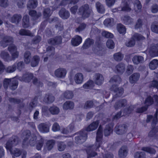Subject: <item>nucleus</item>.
<instances>
[{
  "label": "nucleus",
  "instance_id": "obj_1",
  "mask_svg": "<svg viewBox=\"0 0 158 158\" xmlns=\"http://www.w3.org/2000/svg\"><path fill=\"white\" fill-rule=\"evenodd\" d=\"M102 128L100 125L98 130L96 137V142L93 145L89 146L86 150L88 155L87 158H90L97 155V153L95 151L100 147L101 144V140L103 136Z\"/></svg>",
  "mask_w": 158,
  "mask_h": 158
},
{
  "label": "nucleus",
  "instance_id": "obj_2",
  "mask_svg": "<svg viewBox=\"0 0 158 158\" xmlns=\"http://www.w3.org/2000/svg\"><path fill=\"white\" fill-rule=\"evenodd\" d=\"M155 100V103H156V105H158V96L156 95H154L153 98L150 95H148L146 98L145 101L144 103L146 105L145 106H143L141 108H137L136 110V112L139 113H141L146 111L148 106H150L154 102V99Z\"/></svg>",
  "mask_w": 158,
  "mask_h": 158
},
{
  "label": "nucleus",
  "instance_id": "obj_3",
  "mask_svg": "<svg viewBox=\"0 0 158 158\" xmlns=\"http://www.w3.org/2000/svg\"><path fill=\"white\" fill-rule=\"evenodd\" d=\"M93 13L91 7L88 4L83 5L79 7L77 13L81 16V18L85 19L90 17Z\"/></svg>",
  "mask_w": 158,
  "mask_h": 158
},
{
  "label": "nucleus",
  "instance_id": "obj_4",
  "mask_svg": "<svg viewBox=\"0 0 158 158\" xmlns=\"http://www.w3.org/2000/svg\"><path fill=\"white\" fill-rule=\"evenodd\" d=\"M18 84V81L14 78H5L3 81V86L5 89H7L9 86L10 89L14 90L17 88Z\"/></svg>",
  "mask_w": 158,
  "mask_h": 158
},
{
  "label": "nucleus",
  "instance_id": "obj_5",
  "mask_svg": "<svg viewBox=\"0 0 158 158\" xmlns=\"http://www.w3.org/2000/svg\"><path fill=\"white\" fill-rule=\"evenodd\" d=\"M75 141L77 144H81L87 139V133L85 130H82L75 134Z\"/></svg>",
  "mask_w": 158,
  "mask_h": 158
},
{
  "label": "nucleus",
  "instance_id": "obj_6",
  "mask_svg": "<svg viewBox=\"0 0 158 158\" xmlns=\"http://www.w3.org/2000/svg\"><path fill=\"white\" fill-rule=\"evenodd\" d=\"M127 130V127L125 124L116 125L114 129V132L118 135H122L125 134Z\"/></svg>",
  "mask_w": 158,
  "mask_h": 158
},
{
  "label": "nucleus",
  "instance_id": "obj_7",
  "mask_svg": "<svg viewBox=\"0 0 158 158\" xmlns=\"http://www.w3.org/2000/svg\"><path fill=\"white\" fill-rule=\"evenodd\" d=\"M110 89L111 90L114 91L115 93L113 98V101L117 98L121 97L123 93V88L118 87L116 85H112Z\"/></svg>",
  "mask_w": 158,
  "mask_h": 158
},
{
  "label": "nucleus",
  "instance_id": "obj_8",
  "mask_svg": "<svg viewBox=\"0 0 158 158\" xmlns=\"http://www.w3.org/2000/svg\"><path fill=\"white\" fill-rule=\"evenodd\" d=\"M19 138L16 136L10 138L6 143V148L7 150L12 148L13 146L16 145L18 143Z\"/></svg>",
  "mask_w": 158,
  "mask_h": 158
},
{
  "label": "nucleus",
  "instance_id": "obj_9",
  "mask_svg": "<svg viewBox=\"0 0 158 158\" xmlns=\"http://www.w3.org/2000/svg\"><path fill=\"white\" fill-rule=\"evenodd\" d=\"M12 37L10 36H5L2 38L0 44L1 46L5 48L8 45H10L13 42Z\"/></svg>",
  "mask_w": 158,
  "mask_h": 158
},
{
  "label": "nucleus",
  "instance_id": "obj_10",
  "mask_svg": "<svg viewBox=\"0 0 158 158\" xmlns=\"http://www.w3.org/2000/svg\"><path fill=\"white\" fill-rule=\"evenodd\" d=\"M122 3L123 5L122 10L127 12L131 10V5L132 4L131 0H122Z\"/></svg>",
  "mask_w": 158,
  "mask_h": 158
},
{
  "label": "nucleus",
  "instance_id": "obj_11",
  "mask_svg": "<svg viewBox=\"0 0 158 158\" xmlns=\"http://www.w3.org/2000/svg\"><path fill=\"white\" fill-rule=\"evenodd\" d=\"M149 53L152 57L158 56V43L152 44L149 49Z\"/></svg>",
  "mask_w": 158,
  "mask_h": 158
},
{
  "label": "nucleus",
  "instance_id": "obj_12",
  "mask_svg": "<svg viewBox=\"0 0 158 158\" xmlns=\"http://www.w3.org/2000/svg\"><path fill=\"white\" fill-rule=\"evenodd\" d=\"M48 42L49 44L53 45H59L62 43V38L60 36H56L54 38L49 39Z\"/></svg>",
  "mask_w": 158,
  "mask_h": 158
},
{
  "label": "nucleus",
  "instance_id": "obj_13",
  "mask_svg": "<svg viewBox=\"0 0 158 158\" xmlns=\"http://www.w3.org/2000/svg\"><path fill=\"white\" fill-rule=\"evenodd\" d=\"M66 71L63 68H60L56 69L54 72V75L57 77L62 78L65 77Z\"/></svg>",
  "mask_w": 158,
  "mask_h": 158
},
{
  "label": "nucleus",
  "instance_id": "obj_14",
  "mask_svg": "<svg viewBox=\"0 0 158 158\" xmlns=\"http://www.w3.org/2000/svg\"><path fill=\"white\" fill-rule=\"evenodd\" d=\"M59 14L60 17L63 19H67L70 16L69 11L64 8H62L60 10Z\"/></svg>",
  "mask_w": 158,
  "mask_h": 158
},
{
  "label": "nucleus",
  "instance_id": "obj_15",
  "mask_svg": "<svg viewBox=\"0 0 158 158\" xmlns=\"http://www.w3.org/2000/svg\"><path fill=\"white\" fill-rule=\"evenodd\" d=\"M11 153L13 156V158H15V156H19L22 153L23 150L16 148H10L8 149Z\"/></svg>",
  "mask_w": 158,
  "mask_h": 158
},
{
  "label": "nucleus",
  "instance_id": "obj_16",
  "mask_svg": "<svg viewBox=\"0 0 158 158\" xmlns=\"http://www.w3.org/2000/svg\"><path fill=\"white\" fill-rule=\"evenodd\" d=\"M33 77V76L32 73L28 72H26L23 75V76L20 80L21 81L29 82H30Z\"/></svg>",
  "mask_w": 158,
  "mask_h": 158
},
{
  "label": "nucleus",
  "instance_id": "obj_17",
  "mask_svg": "<svg viewBox=\"0 0 158 158\" xmlns=\"http://www.w3.org/2000/svg\"><path fill=\"white\" fill-rule=\"evenodd\" d=\"M127 104V101L126 99H121L115 103L114 107L116 110H117L121 107H125Z\"/></svg>",
  "mask_w": 158,
  "mask_h": 158
},
{
  "label": "nucleus",
  "instance_id": "obj_18",
  "mask_svg": "<svg viewBox=\"0 0 158 158\" xmlns=\"http://www.w3.org/2000/svg\"><path fill=\"white\" fill-rule=\"evenodd\" d=\"M99 124V122L98 120L94 122L86 127L85 130L86 132V131H90L94 130L97 129Z\"/></svg>",
  "mask_w": 158,
  "mask_h": 158
},
{
  "label": "nucleus",
  "instance_id": "obj_19",
  "mask_svg": "<svg viewBox=\"0 0 158 158\" xmlns=\"http://www.w3.org/2000/svg\"><path fill=\"white\" fill-rule=\"evenodd\" d=\"M54 97L51 94L48 93L45 94L44 101L47 103H52L55 100Z\"/></svg>",
  "mask_w": 158,
  "mask_h": 158
},
{
  "label": "nucleus",
  "instance_id": "obj_20",
  "mask_svg": "<svg viewBox=\"0 0 158 158\" xmlns=\"http://www.w3.org/2000/svg\"><path fill=\"white\" fill-rule=\"evenodd\" d=\"M143 57L140 56L136 55L134 56L132 59L133 63L136 65L142 63L144 62Z\"/></svg>",
  "mask_w": 158,
  "mask_h": 158
},
{
  "label": "nucleus",
  "instance_id": "obj_21",
  "mask_svg": "<svg viewBox=\"0 0 158 158\" xmlns=\"http://www.w3.org/2000/svg\"><path fill=\"white\" fill-rule=\"evenodd\" d=\"M82 41V38L81 36L77 35L75 37L72 38L71 42L73 46H76L80 44L81 43Z\"/></svg>",
  "mask_w": 158,
  "mask_h": 158
},
{
  "label": "nucleus",
  "instance_id": "obj_22",
  "mask_svg": "<svg viewBox=\"0 0 158 158\" xmlns=\"http://www.w3.org/2000/svg\"><path fill=\"white\" fill-rule=\"evenodd\" d=\"M75 83L77 84H81L83 81V75L81 73H77L76 74L74 77Z\"/></svg>",
  "mask_w": 158,
  "mask_h": 158
},
{
  "label": "nucleus",
  "instance_id": "obj_23",
  "mask_svg": "<svg viewBox=\"0 0 158 158\" xmlns=\"http://www.w3.org/2000/svg\"><path fill=\"white\" fill-rule=\"evenodd\" d=\"M140 74L138 73H134L129 77L130 82L131 84L136 83L139 79Z\"/></svg>",
  "mask_w": 158,
  "mask_h": 158
},
{
  "label": "nucleus",
  "instance_id": "obj_24",
  "mask_svg": "<svg viewBox=\"0 0 158 158\" xmlns=\"http://www.w3.org/2000/svg\"><path fill=\"white\" fill-rule=\"evenodd\" d=\"M74 106V103L71 101H67L63 105V108L64 110L73 109Z\"/></svg>",
  "mask_w": 158,
  "mask_h": 158
},
{
  "label": "nucleus",
  "instance_id": "obj_25",
  "mask_svg": "<svg viewBox=\"0 0 158 158\" xmlns=\"http://www.w3.org/2000/svg\"><path fill=\"white\" fill-rule=\"evenodd\" d=\"M22 16L20 14H15L13 15L10 19V21L13 23L18 24L21 21Z\"/></svg>",
  "mask_w": 158,
  "mask_h": 158
},
{
  "label": "nucleus",
  "instance_id": "obj_26",
  "mask_svg": "<svg viewBox=\"0 0 158 158\" xmlns=\"http://www.w3.org/2000/svg\"><path fill=\"white\" fill-rule=\"evenodd\" d=\"M95 83L98 85H101L104 81V78L102 75L100 73H96L95 75Z\"/></svg>",
  "mask_w": 158,
  "mask_h": 158
},
{
  "label": "nucleus",
  "instance_id": "obj_27",
  "mask_svg": "<svg viewBox=\"0 0 158 158\" xmlns=\"http://www.w3.org/2000/svg\"><path fill=\"white\" fill-rule=\"evenodd\" d=\"M94 42V41L93 39L88 38L85 40L82 48L83 49H87L91 45H93Z\"/></svg>",
  "mask_w": 158,
  "mask_h": 158
},
{
  "label": "nucleus",
  "instance_id": "obj_28",
  "mask_svg": "<svg viewBox=\"0 0 158 158\" xmlns=\"http://www.w3.org/2000/svg\"><path fill=\"white\" fill-rule=\"evenodd\" d=\"M40 131L43 133H46L49 131V127L46 124L41 123L38 126Z\"/></svg>",
  "mask_w": 158,
  "mask_h": 158
},
{
  "label": "nucleus",
  "instance_id": "obj_29",
  "mask_svg": "<svg viewBox=\"0 0 158 158\" xmlns=\"http://www.w3.org/2000/svg\"><path fill=\"white\" fill-rule=\"evenodd\" d=\"M37 0H29L27 3V8L28 9H33L35 8L38 5Z\"/></svg>",
  "mask_w": 158,
  "mask_h": 158
},
{
  "label": "nucleus",
  "instance_id": "obj_30",
  "mask_svg": "<svg viewBox=\"0 0 158 158\" xmlns=\"http://www.w3.org/2000/svg\"><path fill=\"white\" fill-rule=\"evenodd\" d=\"M23 135L24 136V139L23 141V144H27V141L28 140V138L31 136V132L29 130H26L23 131L22 133Z\"/></svg>",
  "mask_w": 158,
  "mask_h": 158
},
{
  "label": "nucleus",
  "instance_id": "obj_31",
  "mask_svg": "<svg viewBox=\"0 0 158 158\" xmlns=\"http://www.w3.org/2000/svg\"><path fill=\"white\" fill-rule=\"evenodd\" d=\"M55 50L54 47L51 46H48L46 49L47 56L50 57H53L55 54Z\"/></svg>",
  "mask_w": 158,
  "mask_h": 158
},
{
  "label": "nucleus",
  "instance_id": "obj_32",
  "mask_svg": "<svg viewBox=\"0 0 158 158\" xmlns=\"http://www.w3.org/2000/svg\"><path fill=\"white\" fill-rule=\"evenodd\" d=\"M113 131V127L108 125H106L104 130V135L108 136L112 134Z\"/></svg>",
  "mask_w": 158,
  "mask_h": 158
},
{
  "label": "nucleus",
  "instance_id": "obj_33",
  "mask_svg": "<svg viewBox=\"0 0 158 158\" xmlns=\"http://www.w3.org/2000/svg\"><path fill=\"white\" fill-rule=\"evenodd\" d=\"M22 24L23 27L25 28H27L29 26V19L28 15H26L23 16Z\"/></svg>",
  "mask_w": 158,
  "mask_h": 158
},
{
  "label": "nucleus",
  "instance_id": "obj_34",
  "mask_svg": "<svg viewBox=\"0 0 158 158\" xmlns=\"http://www.w3.org/2000/svg\"><path fill=\"white\" fill-rule=\"evenodd\" d=\"M40 61V58L39 56L36 55L34 56L31 61V65L33 67L37 66Z\"/></svg>",
  "mask_w": 158,
  "mask_h": 158
},
{
  "label": "nucleus",
  "instance_id": "obj_35",
  "mask_svg": "<svg viewBox=\"0 0 158 158\" xmlns=\"http://www.w3.org/2000/svg\"><path fill=\"white\" fill-rule=\"evenodd\" d=\"M0 56L5 61H11L10 56L7 52L4 51L2 52L1 53Z\"/></svg>",
  "mask_w": 158,
  "mask_h": 158
},
{
  "label": "nucleus",
  "instance_id": "obj_36",
  "mask_svg": "<svg viewBox=\"0 0 158 158\" xmlns=\"http://www.w3.org/2000/svg\"><path fill=\"white\" fill-rule=\"evenodd\" d=\"M116 70L118 73H122L125 71V66L124 64L121 63L116 66Z\"/></svg>",
  "mask_w": 158,
  "mask_h": 158
},
{
  "label": "nucleus",
  "instance_id": "obj_37",
  "mask_svg": "<svg viewBox=\"0 0 158 158\" xmlns=\"http://www.w3.org/2000/svg\"><path fill=\"white\" fill-rule=\"evenodd\" d=\"M8 100L11 103H13L15 104H19L23 101V99L22 98H18L10 97L8 98Z\"/></svg>",
  "mask_w": 158,
  "mask_h": 158
},
{
  "label": "nucleus",
  "instance_id": "obj_38",
  "mask_svg": "<svg viewBox=\"0 0 158 158\" xmlns=\"http://www.w3.org/2000/svg\"><path fill=\"white\" fill-rule=\"evenodd\" d=\"M55 143V141L53 139L48 140L46 143V148L47 149L50 151L54 147Z\"/></svg>",
  "mask_w": 158,
  "mask_h": 158
},
{
  "label": "nucleus",
  "instance_id": "obj_39",
  "mask_svg": "<svg viewBox=\"0 0 158 158\" xmlns=\"http://www.w3.org/2000/svg\"><path fill=\"white\" fill-rule=\"evenodd\" d=\"M127 152L124 147H122L118 152V156L120 158H124L127 155Z\"/></svg>",
  "mask_w": 158,
  "mask_h": 158
},
{
  "label": "nucleus",
  "instance_id": "obj_40",
  "mask_svg": "<svg viewBox=\"0 0 158 158\" xmlns=\"http://www.w3.org/2000/svg\"><path fill=\"white\" fill-rule=\"evenodd\" d=\"M64 98L67 99H72L73 97L74 94L71 91L67 90L63 94Z\"/></svg>",
  "mask_w": 158,
  "mask_h": 158
},
{
  "label": "nucleus",
  "instance_id": "obj_41",
  "mask_svg": "<svg viewBox=\"0 0 158 158\" xmlns=\"http://www.w3.org/2000/svg\"><path fill=\"white\" fill-rule=\"evenodd\" d=\"M31 53L29 51L26 52L24 55V62L27 64H29L31 61Z\"/></svg>",
  "mask_w": 158,
  "mask_h": 158
},
{
  "label": "nucleus",
  "instance_id": "obj_42",
  "mask_svg": "<svg viewBox=\"0 0 158 158\" xmlns=\"http://www.w3.org/2000/svg\"><path fill=\"white\" fill-rule=\"evenodd\" d=\"M29 15L33 17V19L36 20L41 15V14L40 12L37 13L36 11L32 10L29 11Z\"/></svg>",
  "mask_w": 158,
  "mask_h": 158
},
{
  "label": "nucleus",
  "instance_id": "obj_43",
  "mask_svg": "<svg viewBox=\"0 0 158 158\" xmlns=\"http://www.w3.org/2000/svg\"><path fill=\"white\" fill-rule=\"evenodd\" d=\"M96 6L98 11L100 13H103L104 12L105 9L103 5L100 2H97L96 3Z\"/></svg>",
  "mask_w": 158,
  "mask_h": 158
},
{
  "label": "nucleus",
  "instance_id": "obj_44",
  "mask_svg": "<svg viewBox=\"0 0 158 158\" xmlns=\"http://www.w3.org/2000/svg\"><path fill=\"white\" fill-rule=\"evenodd\" d=\"M156 117L153 120V123H152V126L153 131H154L156 133L158 132V126H156L157 124V112L155 114Z\"/></svg>",
  "mask_w": 158,
  "mask_h": 158
},
{
  "label": "nucleus",
  "instance_id": "obj_45",
  "mask_svg": "<svg viewBox=\"0 0 158 158\" xmlns=\"http://www.w3.org/2000/svg\"><path fill=\"white\" fill-rule=\"evenodd\" d=\"M158 65V60L154 59L151 61L149 64L150 68L152 70H154L156 68Z\"/></svg>",
  "mask_w": 158,
  "mask_h": 158
},
{
  "label": "nucleus",
  "instance_id": "obj_46",
  "mask_svg": "<svg viewBox=\"0 0 158 158\" xmlns=\"http://www.w3.org/2000/svg\"><path fill=\"white\" fill-rule=\"evenodd\" d=\"M19 34L21 35L33 36V34L28 30L21 29L19 31Z\"/></svg>",
  "mask_w": 158,
  "mask_h": 158
},
{
  "label": "nucleus",
  "instance_id": "obj_47",
  "mask_svg": "<svg viewBox=\"0 0 158 158\" xmlns=\"http://www.w3.org/2000/svg\"><path fill=\"white\" fill-rule=\"evenodd\" d=\"M103 23L107 27L112 26L114 24V19L112 18H107L105 20Z\"/></svg>",
  "mask_w": 158,
  "mask_h": 158
},
{
  "label": "nucleus",
  "instance_id": "obj_48",
  "mask_svg": "<svg viewBox=\"0 0 158 158\" xmlns=\"http://www.w3.org/2000/svg\"><path fill=\"white\" fill-rule=\"evenodd\" d=\"M123 58V55L120 52L116 53L113 55L114 59L117 61H121Z\"/></svg>",
  "mask_w": 158,
  "mask_h": 158
},
{
  "label": "nucleus",
  "instance_id": "obj_49",
  "mask_svg": "<svg viewBox=\"0 0 158 158\" xmlns=\"http://www.w3.org/2000/svg\"><path fill=\"white\" fill-rule=\"evenodd\" d=\"M124 23L126 25L129 24L133 22V19L130 16L125 15L122 18Z\"/></svg>",
  "mask_w": 158,
  "mask_h": 158
},
{
  "label": "nucleus",
  "instance_id": "obj_50",
  "mask_svg": "<svg viewBox=\"0 0 158 158\" xmlns=\"http://www.w3.org/2000/svg\"><path fill=\"white\" fill-rule=\"evenodd\" d=\"M51 113L53 115L57 114L60 112L59 108L55 106L51 107L49 109Z\"/></svg>",
  "mask_w": 158,
  "mask_h": 158
},
{
  "label": "nucleus",
  "instance_id": "obj_51",
  "mask_svg": "<svg viewBox=\"0 0 158 158\" xmlns=\"http://www.w3.org/2000/svg\"><path fill=\"white\" fill-rule=\"evenodd\" d=\"M134 10L136 11H140L142 8V6L139 1L138 0H135L134 3Z\"/></svg>",
  "mask_w": 158,
  "mask_h": 158
},
{
  "label": "nucleus",
  "instance_id": "obj_52",
  "mask_svg": "<svg viewBox=\"0 0 158 158\" xmlns=\"http://www.w3.org/2000/svg\"><path fill=\"white\" fill-rule=\"evenodd\" d=\"M36 139L35 135L34 134H32L29 141V144L31 146H34L36 144Z\"/></svg>",
  "mask_w": 158,
  "mask_h": 158
},
{
  "label": "nucleus",
  "instance_id": "obj_53",
  "mask_svg": "<svg viewBox=\"0 0 158 158\" xmlns=\"http://www.w3.org/2000/svg\"><path fill=\"white\" fill-rule=\"evenodd\" d=\"M121 81V79L120 77L118 75H116L114 76L110 80L109 82L112 83L114 82H117V83H119Z\"/></svg>",
  "mask_w": 158,
  "mask_h": 158
},
{
  "label": "nucleus",
  "instance_id": "obj_54",
  "mask_svg": "<svg viewBox=\"0 0 158 158\" xmlns=\"http://www.w3.org/2000/svg\"><path fill=\"white\" fill-rule=\"evenodd\" d=\"M117 29L118 31L120 34H124L126 31V29L125 27L121 24H118L117 26Z\"/></svg>",
  "mask_w": 158,
  "mask_h": 158
},
{
  "label": "nucleus",
  "instance_id": "obj_55",
  "mask_svg": "<svg viewBox=\"0 0 158 158\" xmlns=\"http://www.w3.org/2000/svg\"><path fill=\"white\" fill-rule=\"evenodd\" d=\"M58 150L60 151H63L66 147V144L63 142H60L57 143Z\"/></svg>",
  "mask_w": 158,
  "mask_h": 158
},
{
  "label": "nucleus",
  "instance_id": "obj_56",
  "mask_svg": "<svg viewBox=\"0 0 158 158\" xmlns=\"http://www.w3.org/2000/svg\"><path fill=\"white\" fill-rule=\"evenodd\" d=\"M135 158H145L146 155L145 152H137L134 155Z\"/></svg>",
  "mask_w": 158,
  "mask_h": 158
},
{
  "label": "nucleus",
  "instance_id": "obj_57",
  "mask_svg": "<svg viewBox=\"0 0 158 158\" xmlns=\"http://www.w3.org/2000/svg\"><path fill=\"white\" fill-rule=\"evenodd\" d=\"M151 30L152 31L158 34V22H154L151 26Z\"/></svg>",
  "mask_w": 158,
  "mask_h": 158
},
{
  "label": "nucleus",
  "instance_id": "obj_58",
  "mask_svg": "<svg viewBox=\"0 0 158 158\" xmlns=\"http://www.w3.org/2000/svg\"><path fill=\"white\" fill-rule=\"evenodd\" d=\"M102 47L101 45H98L93 49L94 52L98 55L101 56L102 54Z\"/></svg>",
  "mask_w": 158,
  "mask_h": 158
},
{
  "label": "nucleus",
  "instance_id": "obj_59",
  "mask_svg": "<svg viewBox=\"0 0 158 158\" xmlns=\"http://www.w3.org/2000/svg\"><path fill=\"white\" fill-rule=\"evenodd\" d=\"M16 69V66L14 64L11 66H9L5 69V71L7 73H11L14 72Z\"/></svg>",
  "mask_w": 158,
  "mask_h": 158
},
{
  "label": "nucleus",
  "instance_id": "obj_60",
  "mask_svg": "<svg viewBox=\"0 0 158 158\" xmlns=\"http://www.w3.org/2000/svg\"><path fill=\"white\" fill-rule=\"evenodd\" d=\"M106 45L107 47L110 49H112L114 48V43L112 40H108L106 42Z\"/></svg>",
  "mask_w": 158,
  "mask_h": 158
},
{
  "label": "nucleus",
  "instance_id": "obj_61",
  "mask_svg": "<svg viewBox=\"0 0 158 158\" xmlns=\"http://www.w3.org/2000/svg\"><path fill=\"white\" fill-rule=\"evenodd\" d=\"M37 103V100L36 98H35L30 103L29 106L30 110H32L33 108L35 107Z\"/></svg>",
  "mask_w": 158,
  "mask_h": 158
},
{
  "label": "nucleus",
  "instance_id": "obj_62",
  "mask_svg": "<svg viewBox=\"0 0 158 158\" xmlns=\"http://www.w3.org/2000/svg\"><path fill=\"white\" fill-rule=\"evenodd\" d=\"M93 81L92 80H89L84 85L83 87L85 89H89L93 86Z\"/></svg>",
  "mask_w": 158,
  "mask_h": 158
},
{
  "label": "nucleus",
  "instance_id": "obj_63",
  "mask_svg": "<svg viewBox=\"0 0 158 158\" xmlns=\"http://www.w3.org/2000/svg\"><path fill=\"white\" fill-rule=\"evenodd\" d=\"M142 150L151 154H155L156 152L153 148L149 147H143L142 148Z\"/></svg>",
  "mask_w": 158,
  "mask_h": 158
},
{
  "label": "nucleus",
  "instance_id": "obj_64",
  "mask_svg": "<svg viewBox=\"0 0 158 158\" xmlns=\"http://www.w3.org/2000/svg\"><path fill=\"white\" fill-rule=\"evenodd\" d=\"M43 15L46 18L49 17L51 15L50 9L48 8L44 9L43 11Z\"/></svg>",
  "mask_w": 158,
  "mask_h": 158
}]
</instances>
